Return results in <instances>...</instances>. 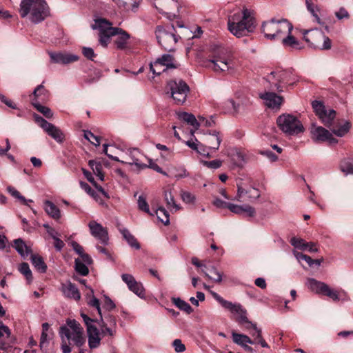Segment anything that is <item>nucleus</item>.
<instances>
[{
    "instance_id": "50",
    "label": "nucleus",
    "mask_w": 353,
    "mask_h": 353,
    "mask_svg": "<svg viewBox=\"0 0 353 353\" xmlns=\"http://www.w3.org/2000/svg\"><path fill=\"white\" fill-rule=\"evenodd\" d=\"M341 170L345 174H353V160H344L341 163Z\"/></svg>"
},
{
    "instance_id": "23",
    "label": "nucleus",
    "mask_w": 353,
    "mask_h": 353,
    "mask_svg": "<svg viewBox=\"0 0 353 353\" xmlns=\"http://www.w3.org/2000/svg\"><path fill=\"white\" fill-rule=\"evenodd\" d=\"M229 210L236 214H243L245 216L253 217L255 216V209L248 205H239L233 203L229 205Z\"/></svg>"
},
{
    "instance_id": "20",
    "label": "nucleus",
    "mask_w": 353,
    "mask_h": 353,
    "mask_svg": "<svg viewBox=\"0 0 353 353\" xmlns=\"http://www.w3.org/2000/svg\"><path fill=\"white\" fill-rule=\"evenodd\" d=\"M222 141V138L219 132H214V133L206 134L203 139V145L212 152L216 151Z\"/></svg>"
},
{
    "instance_id": "61",
    "label": "nucleus",
    "mask_w": 353,
    "mask_h": 353,
    "mask_svg": "<svg viewBox=\"0 0 353 353\" xmlns=\"http://www.w3.org/2000/svg\"><path fill=\"white\" fill-rule=\"evenodd\" d=\"M121 278L123 281L127 284L129 289H130L134 285L139 283L134 276L130 274H123L121 275Z\"/></svg>"
},
{
    "instance_id": "19",
    "label": "nucleus",
    "mask_w": 353,
    "mask_h": 353,
    "mask_svg": "<svg viewBox=\"0 0 353 353\" xmlns=\"http://www.w3.org/2000/svg\"><path fill=\"white\" fill-rule=\"evenodd\" d=\"M260 98L264 100L265 105L270 108H279L283 101L282 97L272 92L260 94Z\"/></svg>"
},
{
    "instance_id": "28",
    "label": "nucleus",
    "mask_w": 353,
    "mask_h": 353,
    "mask_svg": "<svg viewBox=\"0 0 353 353\" xmlns=\"http://www.w3.org/2000/svg\"><path fill=\"white\" fill-rule=\"evenodd\" d=\"M177 116L180 120H182L192 125L194 128V130L199 129L200 123L196 120L194 114L186 112H181L177 113Z\"/></svg>"
},
{
    "instance_id": "36",
    "label": "nucleus",
    "mask_w": 353,
    "mask_h": 353,
    "mask_svg": "<svg viewBox=\"0 0 353 353\" xmlns=\"http://www.w3.org/2000/svg\"><path fill=\"white\" fill-rule=\"evenodd\" d=\"M325 283L323 282L318 281L314 279L309 278L307 280V287L313 292L317 294H322L323 288Z\"/></svg>"
},
{
    "instance_id": "22",
    "label": "nucleus",
    "mask_w": 353,
    "mask_h": 353,
    "mask_svg": "<svg viewBox=\"0 0 353 353\" xmlns=\"http://www.w3.org/2000/svg\"><path fill=\"white\" fill-rule=\"evenodd\" d=\"M61 290L64 296L68 299L79 301L81 294L76 285L71 282L62 284Z\"/></svg>"
},
{
    "instance_id": "4",
    "label": "nucleus",
    "mask_w": 353,
    "mask_h": 353,
    "mask_svg": "<svg viewBox=\"0 0 353 353\" xmlns=\"http://www.w3.org/2000/svg\"><path fill=\"white\" fill-rule=\"evenodd\" d=\"M155 35L159 44L165 50L172 51L179 37L176 34L173 26H158L155 30Z\"/></svg>"
},
{
    "instance_id": "38",
    "label": "nucleus",
    "mask_w": 353,
    "mask_h": 353,
    "mask_svg": "<svg viewBox=\"0 0 353 353\" xmlns=\"http://www.w3.org/2000/svg\"><path fill=\"white\" fill-rule=\"evenodd\" d=\"M201 272L205 276L216 283H220L222 281V274L219 272L214 267H211L209 272H207L204 269H201Z\"/></svg>"
},
{
    "instance_id": "52",
    "label": "nucleus",
    "mask_w": 353,
    "mask_h": 353,
    "mask_svg": "<svg viewBox=\"0 0 353 353\" xmlns=\"http://www.w3.org/2000/svg\"><path fill=\"white\" fill-rule=\"evenodd\" d=\"M181 197L183 202L188 204H194L196 201V196L188 191L181 192Z\"/></svg>"
},
{
    "instance_id": "12",
    "label": "nucleus",
    "mask_w": 353,
    "mask_h": 353,
    "mask_svg": "<svg viewBox=\"0 0 353 353\" xmlns=\"http://www.w3.org/2000/svg\"><path fill=\"white\" fill-rule=\"evenodd\" d=\"M174 58L172 55L165 54L161 56V57L158 58L153 63H150V68L151 71L154 74H160L162 72L165 71V69L163 70H157L156 68L158 67H165L168 68H175L176 65L174 63Z\"/></svg>"
},
{
    "instance_id": "58",
    "label": "nucleus",
    "mask_w": 353,
    "mask_h": 353,
    "mask_svg": "<svg viewBox=\"0 0 353 353\" xmlns=\"http://www.w3.org/2000/svg\"><path fill=\"white\" fill-rule=\"evenodd\" d=\"M145 161L148 162V164L145 163V168H150L159 173L167 175L166 172H164L152 159L146 157Z\"/></svg>"
},
{
    "instance_id": "64",
    "label": "nucleus",
    "mask_w": 353,
    "mask_h": 353,
    "mask_svg": "<svg viewBox=\"0 0 353 353\" xmlns=\"http://www.w3.org/2000/svg\"><path fill=\"white\" fill-rule=\"evenodd\" d=\"M116 34H110L103 32H99V43L101 46L106 47L108 43L110 42V39L112 36H115Z\"/></svg>"
},
{
    "instance_id": "37",
    "label": "nucleus",
    "mask_w": 353,
    "mask_h": 353,
    "mask_svg": "<svg viewBox=\"0 0 353 353\" xmlns=\"http://www.w3.org/2000/svg\"><path fill=\"white\" fill-rule=\"evenodd\" d=\"M164 199L165 201L167 207L169 209H174L175 211H177L180 209V207L176 203L174 196L172 195L170 190L164 191Z\"/></svg>"
},
{
    "instance_id": "54",
    "label": "nucleus",
    "mask_w": 353,
    "mask_h": 353,
    "mask_svg": "<svg viewBox=\"0 0 353 353\" xmlns=\"http://www.w3.org/2000/svg\"><path fill=\"white\" fill-rule=\"evenodd\" d=\"M138 208L140 210H142L150 215H153L150 211L149 205L146 201V199L143 195L139 196L138 199Z\"/></svg>"
},
{
    "instance_id": "45",
    "label": "nucleus",
    "mask_w": 353,
    "mask_h": 353,
    "mask_svg": "<svg viewBox=\"0 0 353 353\" xmlns=\"http://www.w3.org/2000/svg\"><path fill=\"white\" fill-rule=\"evenodd\" d=\"M158 219L164 223L168 225L170 223L169 214L164 208H159L155 212Z\"/></svg>"
},
{
    "instance_id": "15",
    "label": "nucleus",
    "mask_w": 353,
    "mask_h": 353,
    "mask_svg": "<svg viewBox=\"0 0 353 353\" xmlns=\"http://www.w3.org/2000/svg\"><path fill=\"white\" fill-rule=\"evenodd\" d=\"M48 54L51 62L59 64H69L79 60V57L75 54L63 52H49Z\"/></svg>"
},
{
    "instance_id": "56",
    "label": "nucleus",
    "mask_w": 353,
    "mask_h": 353,
    "mask_svg": "<svg viewBox=\"0 0 353 353\" xmlns=\"http://www.w3.org/2000/svg\"><path fill=\"white\" fill-rule=\"evenodd\" d=\"M234 314H236V321L240 325L244 324L245 322H246L248 320L247 317L246 310L243 309L242 306H241V311L238 310V312H236Z\"/></svg>"
},
{
    "instance_id": "2",
    "label": "nucleus",
    "mask_w": 353,
    "mask_h": 353,
    "mask_svg": "<svg viewBox=\"0 0 353 353\" xmlns=\"http://www.w3.org/2000/svg\"><path fill=\"white\" fill-rule=\"evenodd\" d=\"M19 12L22 18L30 13V19L34 23L43 21L49 14L48 7L44 0H22Z\"/></svg>"
},
{
    "instance_id": "35",
    "label": "nucleus",
    "mask_w": 353,
    "mask_h": 353,
    "mask_svg": "<svg viewBox=\"0 0 353 353\" xmlns=\"http://www.w3.org/2000/svg\"><path fill=\"white\" fill-rule=\"evenodd\" d=\"M120 232L122 234L123 237L128 242V243L132 247L137 250L140 248V245L137 242L135 237L126 228L120 229Z\"/></svg>"
},
{
    "instance_id": "34",
    "label": "nucleus",
    "mask_w": 353,
    "mask_h": 353,
    "mask_svg": "<svg viewBox=\"0 0 353 353\" xmlns=\"http://www.w3.org/2000/svg\"><path fill=\"white\" fill-rule=\"evenodd\" d=\"M287 34L288 36L286 37L283 36L281 39H282V43L283 46L299 50L303 48L301 43L294 36L291 35L290 33Z\"/></svg>"
},
{
    "instance_id": "62",
    "label": "nucleus",
    "mask_w": 353,
    "mask_h": 353,
    "mask_svg": "<svg viewBox=\"0 0 353 353\" xmlns=\"http://www.w3.org/2000/svg\"><path fill=\"white\" fill-rule=\"evenodd\" d=\"M121 278L123 281L127 284L129 289H130L134 285L139 283L134 276L130 274H123L121 275Z\"/></svg>"
},
{
    "instance_id": "8",
    "label": "nucleus",
    "mask_w": 353,
    "mask_h": 353,
    "mask_svg": "<svg viewBox=\"0 0 353 353\" xmlns=\"http://www.w3.org/2000/svg\"><path fill=\"white\" fill-rule=\"evenodd\" d=\"M267 79L272 82L278 92H282V84L288 83L294 79L290 70L278 68L268 75Z\"/></svg>"
},
{
    "instance_id": "44",
    "label": "nucleus",
    "mask_w": 353,
    "mask_h": 353,
    "mask_svg": "<svg viewBox=\"0 0 353 353\" xmlns=\"http://www.w3.org/2000/svg\"><path fill=\"white\" fill-rule=\"evenodd\" d=\"M221 305L232 314L236 313L238 310L241 311V305L239 303H233L225 299H221Z\"/></svg>"
},
{
    "instance_id": "25",
    "label": "nucleus",
    "mask_w": 353,
    "mask_h": 353,
    "mask_svg": "<svg viewBox=\"0 0 353 353\" xmlns=\"http://www.w3.org/2000/svg\"><path fill=\"white\" fill-rule=\"evenodd\" d=\"M245 194H248V197L250 201L256 200L260 197V192L259 190L256 188H251L249 190H245L240 185H238L236 199L239 201H241V199Z\"/></svg>"
},
{
    "instance_id": "16",
    "label": "nucleus",
    "mask_w": 353,
    "mask_h": 353,
    "mask_svg": "<svg viewBox=\"0 0 353 353\" xmlns=\"http://www.w3.org/2000/svg\"><path fill=\"white\" fill-rule=\"evenodd\" d=\"M305 41L312 47L317 48L323 38V32L319 29L305 30L303 32Z\"/></svg>"
},
{
    "instance_id": "48",
    "label": "nucleus",
    "mask_w": 353,
    "mask_h": 353,
    "mask_svg": "<svg viewBox=\"0 0 353 353\" xmlns=\"http://www.w3.org/2000/svg\"><path fill=\"white\" fill-rule=\"evenodd\" d=\"M101 323H99L101 334L103 336H113L115 334V329H113L112 327H108V323L104 322L101 319Z\"/></svg>"
},
{
    "instance_id": "47",
    "label": "nucleus",
    "mask_w": 353,
    "mask_h": 353,
    "mask_svg": "<svg viewBox=\"0 0 353 353\" xmlns=\"http://www.w3.org/2000/svg\"><path fill=\"white\" fill-rule=\"evenodd\" d=\"M19 270L22 274H23L26 276L28 283H31V281H32V274L30 269L29 265L27 263H22L19 265Z\"/></svg>"
},
{
    "instance_id": "42",
    "label": "nucleus",
    "mask_w": 353,
    "mask_h": 353,
    "mask_svg": "<svg viewBox=\"0 0 353 353\" xmlns=\"http://www.w3.org/2000/svg\"><path fill=\"white\" fill-rule=\"evenodd\" d=\"M81 188L85 190L89 195L93 197L97 202L101 205H103L104 202L98 196L97 194L91 188V187L85 182H80Z\"/></svg>"
},
{
    "instance_id": "49",
    "label": "nucleus",
    "mask_w": 353,
    "mask_h": 353,
    "mask_svg": "<svg viewBox=\"0 0 353 353\" xmlns=\"http://www.w3.org/2000/svg\"><path fill=\"white\" fill-rule=\"evenodd\" d=\"M330 128L334 134L341 137H343L348 132L350 129V124L349 123L346 122L343 125L339 127V128H336L334 125H332Z\"/></svg>"
},
{
    "instance_id": "43",
    "label": "nucleus",
    "mask_w": 353,
    "mask_h": 353,
    "mask_svg": "<svg viewBox=\"0 0 353 353\" xmlns=\"http://www.w3.org/2000/svg\"><path fill=\"white\" fill-rule=\"evenodd\" d=\"M7 190L13 197L18 199L22 204L25 205H28V202H32V200H26V198L23 196L20 192L14 187L8 186L7 188Z\"/></svg>"
},
{
    "instance_id": "63",
    "label": "nucleus",
    "mask_w": 353,
    "mask_h": 353,
    "mask_svg": "<svg viewBox=\"0 0 353 353\" xmlns=\"http://www.w3.org/2000/svg\"><path fill=\"white\" fill-rule=\"evenodd\" d=\"M88 299H89L88 300V304L90 306L95 307L97 309L99 314L101 317V307H100L99 300L94 296H92L91 297H90Z\"/></svg>"
},
{
    "instance_id": "55",
    "label": "nucleus",
    "mask_w": 353,
    "mask_h": 353,
    "mask_svg": "<svg viewBox=\"0 0 353 353\" xmlns=\"http://www.w3.org/2000/svg\"><path fill=\"white\" fill-rule=\"evenodd\" d=\"M84 137L88 140L91 143L98 146L100 145V139L99 137L95 136L92 132L89 130H84Z\"/></svg>"
},
{
    "instance_id": "51",
    "label": "nucleus",
    "mask_w": 353,
    "mask_h": 353,
    "mask_svg": "<svg viewBox=\"0 0 353 353\" xmlns=\"http://www.w3.org/2000/svg\"><path fill=\"white\" fill-rule=\"evenodd\" d=\"M75 270L82 276H86L88 272V267L79 259H75Z\"/></svg>"
},
{
    "instance_id": "24",
    "label": "nucleus",
    "mask_w": 353,
    "mask_h": 353,
    "mask_svg": "<svg viewBox=\"0 0 353 353\" xmlns=\"http://www.w3.org/2000/svg\"><path fill=\"white\" fill-rule=\"evenodd\" d=\"M88 336V345L93 349L99 346L101 343L100 332L96 326H90L87 330Z\"/></svg>"
},
{
    "instance_id": "41",
    "label": "nucleus",
    "mask_w": 353,
    "mask_h": 353,
    "mask_svg": "<svg viewBox=\"0 0 353 353\" xmlns=\"http://www.w3.org/2000/svg\"><path fill=\"white\" fill-rule=\"evenodd\" d=\"M32 104L39 112H41L46 118L51 119L53 117V113L52 112L51 110L46 106L42 105L40 103H39V101H32Z\"/></svg>"
},
{
    "instance_id": "30",
    "label": "nucleus",
    "mask_w": 353,
    "mask_h": 353,
    "mask_svg": "<svg viewBox=\"0 0 353 353\" xmlns=\"http://www.w3.org/2000/svg\"><path fill=\"white\" fill-rule=\"evenodd\" d=\"M233 341L239 345L244 347L245 348L250 349V347L247 345L248 343L253 344L254 341L250 339L249 336L245 334H237L232 332Z\"/></svg>"
},
{
    "instance_id": "21",
    "label": "nucleus",
    "mask_w": 353,
    "mask_h": 353,
    "mask_svg": "<svg viewBox=\"0 0 353 353\" xmlns=\"http://www.w3.org/2000/svg\"><path fill=\"white\" fill-rule=\"evenodd\" d=\"M312 139L315 142L326 141L330 137V132L321 126H316L313 124L311 128Z\"/></svg>"
},
{
    "instance_id": "3",
    "label": "nucleus",
    "mask_w": 353,
    "mask_h": 353,
    "mask_svg": "<svg viewBox=\"0 0 353 353\" xmlns=\"http://www.w3.org/2000/svg\"><path fill=\"white\" fill-rule=\"evenodd\" d=\"M262 32L268 39H281L286 34L291 33L293 26L287 19L276 21L272 19L262 24Z\"/></svg>"
},
{
    "instance_id": "53",
    "label": "nucleus",
    "mask_w": 353,
    "mask_h": 353,
    "mask_svg": "<svg viewBox=\"0 0 353 353\" xmlns=\"http://www.w3.org/2000/svg\"><path fill=\"white\" fill-rule=\"evenodd\" d=\"M323 289V291L322 294L329 296L333 301H336L339 300V292L336 290L331 289L326 283Z\"/></svg>"
},
{
    "instance_id": "9",
    "label": "nucleus",
    "mask_w": 353,
    "mask_h": 353,
    "mask_svg": "<svg viewBox=\"0 0 353 353\" xmlns=\"http://www.w3.org/2000/svg\"><path fill=\"white\" fill-rule=\"evenodd\" d=\"M15 339L11 334L10 328L0 321V350L6 353H14Z\"/></svg>"
},
{
    "instance_id": "32",
    "label": "nucleus",
    "mask_w": 353,
    "mask_h": 353,
    "mask_svg": "<svg viewBox=\"0 0 353 353\" xmlns=\"http://www.w3.org/2000/svg\"><path fill=\"white\" fill-rule=\"evenodd\" d=\"M44 208L46 213L54 219H59L61 217L59 209L51 201H46Z\"/></svg>"
},
{
    "instance_id": "7",
    "label": "nucleus",
    "mask_w": 353,
    "mask_h": 353,
    "mask_svg": "<svg viewBox=\"0 0 353 353\" xmlns=\"http://www.w3.org/2000/svg\"><path fill=\"white\" fill-rule=\"evenodd\" d=\"M276 123L281 131L289 135L297 134L304 130L301 121L291 114L279 116L276 119Z\"/></svg>"
},
{
    "instance_id": "29",
    "label": "nucleus",
    "mask_w": 353,
    "mask_h": 353,
    "mask_svg": "<svg viewBox=\"0 0 353 353\" xmlns=\"http://www.w3.org/2000/svg\"><path fill=\"white\" fill-rule=\"evenodd\" d=\"M336 117V112L334 110H326L322 113L319 119L327 128H331L334 124V120Z\"/></svg>"
},
{
    "instance_id": "14",
    "label": "nucleus",
    "mask_w": 353,
    "mask_h": 353,
    "mask_svg": "<svg viewBox=\"0 0 353 353\" xmlns=\"http://www.w3.org/2000/svg\"><path fill=\"white\" fill-rule=\"evenodd\" d=\"M212 64V69L216 72H225L234 68L232 61L225 57L215 55L209 61Z\"/></svg>"
},
{
    "instance_id": "40",
    "label": "nucleus",
    "mask_w": 353,
    "mask_h": 353,
    "mask_svg": "<svg viewBox=\"0 0 353 353\" xmlns=\"http://www.w3.org/2000/svg\"><path fill=\"white\" fill-rule=\"evenodd\" d=\"M88 165L92 170L93 172L99 177L101 181L104 180V174L102 172V165L100 162L94 160H90Z\"/></svg>"
},
{
    "instance_id": "5",
    "label": "nucleus",
    "mask_w": 353,
    "mask_h": 353,
    "mask_svg": "<svg viewBox=\"0 0 353 353\" xmlns=\"http://www.w3.org/2000/svg\"><path fill=\"white\" fill-rule=\"evenodd\" d=\"M66 323L68 326L60 328L61 338L65 337L68 340H72L77 346L81 347L85 343L82 327L74 319H68Z\"/></svg>"
},
{
    "instance_id": "46",
    "label": "nucleus",
    "mask_w": 353,
    "mask_h": 353,
    "mask_svg": "<svg viewBox=\"0 0 353 353\" xmlns=\"http://www.w3.org/2000/svg\"><path fill=\"white\" fill-rule=\"evenodd\" d=\"M50 330V325L48 323H44L42 324V332L40 338V341H41L42 345H43V341H50L52 339V335Z\"/></svg>"
},
{
    "instance_id": "6",
    "label": "nucleus",
    "mask_w": 353,
    "mask_h": 353,
    "mask_svg": "<svg viewBox=\"0 0 353 353\" xmlns=\"http://www.w3.org/2000/svg\"><path fill=\"white\" fill-rule=\"evenodd\" d=\"M168 92L177 105H183L186 101L190 92L188 85L182 79H173L167 83Z\"/></svg>"
},
{
    "instance_id": "31",
    "label": "nucleus",
    "mask_w": 353,
    "mask_h": 353,
    "mask_svg": "<svg viewBox=\"0 0 353 353\" xmlns=\"http://www.w3.org/2000/svg\"><path fill=\"white\" fill-rule=\"evenodd\" d=\"M116 35H118L117 39L114 41L117 48L119 50L126 48L130 34L121 29V31L119 32Z\"/></svg>"
},
{
    "instance_id": "1",
    "label": "nucleus",
    "mask_w": 353,
    "mask_h": 353,
    "mask_svg": "<svg viewBox=\"0 0 353 353\" xmlns=\"http://www.w3.org/2000/svg\"><path fill=\"white\" fill-rule=\"evenodd\" d=\"M255 20L250 12L244 8L238 10L228 17V29L235 37L240 38L248 35L255 30Z\"/></svg>"
},
{
    "instance_id": "27",
    "label": "nucleus",
    "mask_w": 353,
    "mask_h": 353,
    "mask_svg": "<svg viewBox=\"0 0 353 353\" xmlns=\"http://www.w3.org/2000/svg\"><path fill=\"white\" fill-rule=\"evenodd\" d=\"M49 92L44 88L43 84L38 85L33 92V98L32 101H37L39 103L45 102L48 99Z\"/></svg>"
},
{
    "instance_id": "60",
    "label": "nucleus",
    "mask_w": 353,
    "mask_h": 353,
    "mask_svg": "<svg viewBox=\"0 0 353 353\" xmlns=\"http://www.w3.org/2000/svg\"><path fill=\"white\" fill-rule=\"evenodd\" d=\"M121 278L123 281L127 284L129 289H130L134 285L139 283L134 276L130 274H123L121 275Z\"/></svg>"
},
{
    "instance_id": "13",
    "label": "nucleus",
    "mask_w": 353,
    "mask_h": 353,
    "mask_svg": "<svg viewBox=\"0 0 353 353\" xmlns=\"http://www.w3.org/2000/svg\"><path fill=\"white\" fill-rule=\"evenodd\" d=\"M91 234L98 239L101 243L105 245L108 241V233L105 228L95 221H91L88 223Z\"/></svg>"
},
{
    "instance_id": "59",
    "label": "nucleus",
    "mask_w": 353,
    "mask_h": 353,
    "mask_svg": "<svg viewBox=\"0 0 353 353\" xmlns=\"http://www.w3.org/2000/svg\"><path fill=\"white\" fill-rule=\"evenodd\" d=\"M121 278L123 281L127 284L129 289H130L134 285L139 283L134 276L130 274H123L121 275Z\"/></svg>"
},
{
    "instance_id": "11",
    "label": "nucleus",
    "mask_w": 353,
    "mask_h": 353,
    "mask_svg": "<svg viewBox=\"0 0 353 353\" xmlns=\"http://www.w3.org/2000/svg\"><path fill=\"white\" fill-rule=\"evenodd\" d=\"M146 157L142 154L138 149L133 148L128 150L126 155L124 157V160L122 163H128L130 165H135L139 169H145Z\"/></svg>"
},
{
    "instance_id": "18",
    "label": "nucleus",
    "mask_w": 353,
    "mask_h": 353,
    "mask_svg": "<svg viewBox=\"0 0 353 353\" xmlns=\"http://www.w3.org/2000/svg\"><path fill=\"white\" fill-rule=\"evenodd\" d=\"M154 6L159 12L165 14H175L173 11L178 9V3L174 0H154Z\"/></svg>"
},
{
    "instance_id": "33",
    "label": "nucleus",
    "mask_w": 353,
    "mask_h": 353,
    "mask_svg": "<svg viewBox=\"0 0 353 353\" xmlns=\"http://www.w3.org/2000/svg\"><path fill=\"white\" fill-rule=\"evenodd\" d=\"M31 261L35 269L41 273H45L47 270V265L43 259L38 254L31 255Z\"/></svg>"
},
{
    "instance_id": "10",
    "label": "nucleus",
    "mask_w": 353,
    "mask_h": 353,
    "mask_svg": "<svg viewBox=\"0 0 353 353\" xmlns=\"http://www.w3.org/2000/svg\"><path fill=\"white\" fill-rule=\"evenodd\" d=\"M35 121L39 123L41 128L52 139L58 143H62L64 140L65 136L63 132L54 124L49 123L43 117L35 115Z\"/></svg>"
},
{
    "instance_id": "26",
    "label": "nucleus",
    "mask_w": 353,
    "mask_h": 353,
    "mask_svg": "<svg viewBox=\"0 0 353 353\" xmlns=\"http://www.w3.org/2000/svg\"><path fill=\"white\" fill-rule=\"evenodd\" d=\"M12 246L23 258H26L32 252L30 247L28 246L21 239H15Z\"/></svg>"
},
{
    "instance_id": "17",
    "label": "nucleus",
    "mask_w": 353,
    "mask_h": 353,
    "mask_svg": "<svg viewBox=\"0 0 353 353\" xmlns=\"http://www.w3.org/2000/svg\"><path fill=\"white\" fill-rule=\"evenodd\" d=\"M92 29H98L99 32H103L110 34H117L121 31L119 28H114L112 23L105 19L99 18L94 20V24L92 26Z\"/></svg>"
},
{
    "instance_id": "39",
    "label": "nucleus",
    "mask_w": 353,
    "mask_h": 353,
    "mask_svg": "<svg viewBox=\"0 0 353 353\" xmlns=\"http://www.w3.org/2000/svg\"><path fill=\"white\" fill-rule=\"evenodd\" d=\"M172 301L178 308L185 312L187 314H190L193 312L190 305L180 298H172Z\"/></svg>"
},
{
    "instance_id": "57",
    "label": "nucleus",
    "mask_w": 353,
    "mask_h": 353,
    "mask_svg": "<svg viewBox=\"0 0 353 353\" xmlns=\"http://www.w3.org/2000/svg\"><path fill=\"white\" fill-rule=\"evenodd\" d=\"M312 108L318 117L325 112V108L323 103L319 101H314L312 103Z\"/></svg>"
}]
</instances>
